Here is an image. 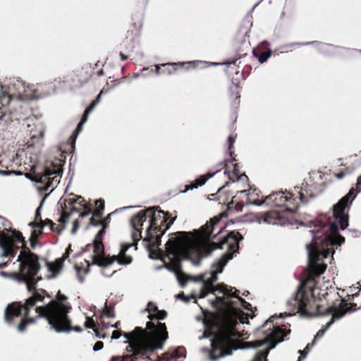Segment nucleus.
<instances>
[{
    "label": "nucleus",
    "mask_w": 361,
    "mask_h": 361,
    "mask_svg": "<svg viewBox=\"0 0 361 361\" xmlns=\"http://www.w3.org/2000/svg\"><path fill=\"white\" fill-rule=\"evenodd\" d=\"M249 314L239 308L226 310L214 317V324L216 332L212 342L210 359L215 360L225 355H231L238 348L240 333L237 330L238 321L248 323Z\"/></svg>",
    "instance_id": "3"
},
{
    "label": "nucleus",
    "mask_w": 361,
    "mask_h": 361,
    "mask_svg": "<svg viewBox=\"0 0 361 361\" xmlns=\"http://www.w3.org/2000/svg\"><path fill=\"white\" fill-rule=\"evenodd\" d=\"M49 227H50V230L51 231H54V232H57V233H59L60 232V230L59 229V227L58 226H56V224L52 222V224H51L49 225Z\"/></svg>",
    "instance_id": "57"
},
{
    "label": "nucleus",
    "mask_w": 361,
    "mask_h": 361,
    "mask_svg": "<svg viewBox=\"0 0 361 361\" xmlns=\"http://www.w3.org/2000/svg\"><path fill=\"white\" fill-rule=\"evenodd\" d=\"M94 332L95 333V336L97 337V338H105V334H102L99 330L98 328H97L96 329L94 330Z\"/></svg>",
    "instance_id": "58"
},
{
    "label": "nucleus",
    "mask_w": 361,
    "mask_h": 361,
    "mask_svg": "<svg viewBox=\"0 0 361 361\" xmlns=\"http://www.w3.org/2000/svg\"><path fill=\"white\" fill-rule=\"evenodd\" d=\"M26 154V152L23 149H19L15 154H11L12 159L14 161L13 163L16 164L18 166L14 173L18 174L23 158L25 157L26 159H27Z\"/></svg>",
    "instance_id": "30"
},
{
    "label": "nucleus",
    "mask_w": 361,
    "mask_h": 361,
    "mask_svg": "<svg viewBox=\"0 0 361 361\" xmlns=\"http://www.w3.org/2000/svg\"><path fill=\"white\" fill-rule=\"evenodd\" d=\"M92 247L94 251V255L92 257V262L90 263L89 261L85 260L87 268L83 270L85 274H87L90 271V267L92 264H96L99 267H106L111 264L107 263L111 260V257H105L103 242L94 240ZM75 269L80 281L83 282L84 278L80 275L82 268L75 265Z\"/></svg>",
    "instance_id": "13"
},
{
    "label": "nucleus",
    "mask_w": 361,
    "mask_h": 361,
    "mask_svg": "<svg viewBox=\"0 0 361 361\" xmlns=\"http://www.w3.org/2000/svg\"><path fill=\"white\" fill-rule=\"evenodd\" d=\"M268 331L270 332L267 334L264 339L249 342L250 346L252 348H258L264 345H269L264 350L259 351L252 361L266 360L269 350L273 349L277 343L282 342L284 338L290 333V329L286 330L279 326L269 327Z\"/></svg>",
    "instance_id": "12"
},
{
    "label": "nucleus",
    "mask_w": 361,
    "mask_h": 361,
    "mask_svg": "<svg viewBox=\"0 0 361 361\" xmlns=\"http://www.w3.org/2000/svg\"><path fill=\"white\" fill-rule=\"evenodd\" d=\"M4 231H6L7 232V233L8 232L11 233V235L8 234V239L11 240L12 242H14V243L16 242H20V243H23V245H22V250H23L24 245H26V243H25V238L23 236L21 232H20L18 231H16L15 229H10V230L5 229Z\"/></svg>",
    "instance_id": "32"
},
{
    "label": "nucleus",
    "mask_w": 361,
    "mask_h": 361,
    "mask_svg": "<svg viewBox=\"0 0 361 361\" xmlns=\"http://www.w3.org/2000/svg\"><path fill=\"white\" fill-rule=\"evenodd\" d=\"M67 300L68 298L59 290L55 300L45 305L36 307V312L38 314L37 317L45 319L51 329L57 333L70 329L68 313L72 307Z\"/></svg>",
    "instance_id": "7"
},
{
    "label": "nucleus",
    "mask_w": 361,
    "mask_h": 361,
    "mask_svg": "<svg viewBox=\"0 0 361 361\" xmlns=\"http://www.w3.org/2000/svg\"><path fill=\"white\" fill-rule=\"evenodd\" d=\"M345 172L344 171H341L339 173H336L335 176L337 178H343L345 176V174L350 173L352 172V169H350V168H345Z\"/></svg>",
    "instance_id": "49"
},
{
    "label": "nucleus",
    "mask_w": 361,
    "mask_h": 361,
    "mask_svg": "<svg viewBox=\"0 0 361 361\" xmlns=\"http://www.w3.org/2000/svg\"><path fill=\"white\" fill-rule=\"evenodd\" d=\"M42 232L41 231H39V233H37V231H36V230H34V231H32V234H31V235H33V236H34V239H35V240H37V238H38V236H39V235H41V234H42Z\"/></svg>",
    "instance_id": "63"
},
{
    "label": "nucleus",
    "mask_w": 361,
    "mask_h": 361,
    "mask_svg": "<svg viewBox=\"0 0 361 361\" xmlns=\"http://www.w3.org/2000/svg\"><path fill=\"white\" fill-rule=\"evenodd\" d=\"M158 310L159 309L155 303L152 302H149L145 310L149 312V315H151L154 314L157 312V311H158Z\"/></svg>",
    "instance_id": "41"
},
{
    "label": "nucleus",
    "mask_w": 361,
    "mask_h": 361,
    "mask_svg": "<svg viewBox=\"0 0 361 361\" xmlns=\"http://www.w3.org/2000/svg\"><path fill=\"white\" fill-rule=\"evenodd\" d=\"M209 293H212V290L205 288V286L203 285L200 294V298H205Z\"/></svg>",
    "instance_id": "50"
},
{
    "label": "nucleus",
    "mask_w": 361,
    "mask_h": 361,
    "mask_svg": "<svg viewBox=\"0 0 361 361\" xmlns=\"http://www.w3.org/2000/svg\"><path fill=\"white\" fill-rule=\"evenodd\" d=\"M102 219H99L97 216L94 215V212L92 213V216L90 219V224L94 226H102Z\"/></svg>",
    "instance_id": "44"
},
{
    "label": "nucleus",
    "mask_w": 361,
    "mask_h": 361,
    "mask_svg": "<svg viewBox=\"0 0 361 361\" xmlns=\"http://www.w3.org/2000/svg\"><path fill=\"white\" fill-rule=\"evenodd\" d=\"M314 197L312 186L307 183H302V187H295L292 190V198L297 202L298 207L300 203H307L308 201Z\"/></svg>",
    "instance_id": "16"
},
{
    "label": "nucleus",
    "mask_w": 361,
    "mask_h": 361,
    "mask_svg": "<svg viewBox=\"0 0 361 361\" xmlns=\"http://www.w3.org/2000/svg\"><path fill=\"white\" fill-rule=\"evenodd\" d=\"M13 161L11 154L0 157V173L4 175L14 173L18 166Z\"/></svg>",
    "instance_id": "22"
},
{
    "label": "nucleus",
    "mask_w": 361,
    "mask_h": 361,
    "mask_svg": "<svg viewBox=\"0 0 361 361\" xmlns=\"http://www.w3.org/2000/svg\"><path fill=\"white\" fill-rule=\"evenodd\" d=\"M1 94L0 96V102L1 105H8L11 102V97L5 92H1Z\"/></svg>",
    "instance_id": "39"
},
{
    "label": "nucleus",
    "mask_w": 361,
    "mask_h": 361,
    "mask_svg": "<svg viewBox=\"0 0 361 361\" xmlns=\"http://www.w3.org/2000/svg\"><path fill=\"white\" fill-rule=\"evenodd\" d=\"M146 329L147 330L137 326L130 333H122L118 330L112 332V339H118L123 335L128 340L133 353L124 357L126 361H135L139 357L145 355L149 351L153 352L163 348L169 338L166 324L158 322L155 324L152 322H147Z\"/></svg>",
    "instance_id": "5"
},
{
    "label": "nucleus",
    "mask_w": 361,
    "mask_h": 361,
    "mask_svg": "<svg viewBox=\"0 0 361 361\" xmlns=\"http://www.w3.org/2000/svg\"><path fill=\"white\" fill-rule=\"evenodd\" d=\"M176 216L173 218H171L169 223L166 224L165 227L163 228V230L157 232V235H159V240L157 242V244L156 245H150V242L148 240H143L145 243V246L147 248L149 252V257L152 259H161L162 261L164 262L163 258V252L161 250L158 249L155 250L154 247H158L161 245V236L166 233V231L171 227V226L173 224L174 221L176 220Z\"/></svg>",
    "instance_id": "17"
},
{
    "label": "nucleus",
    "mask_w": 361,
    "mask_h": 361,
    "mask_svg": "<svg viewBox=\"0 0 361 361\" xmlns=\"http://www.w3.org/2000/svg\"><path fill=\"white\" fill-rule=\"evenodd\" d=\"M236 161L235 157H231V161L229 159H225L224 161L220 162L218 164L219 169L216 172L225 169V173L227 174L230 180L235 182L240 180H248L247 176L245 173L240 174V169L238 164L234 163Z\"/></svg>",
    "instance_id": "15"
},
{
    "label": "nucleus",
    "mask_w": 361,
    "mask_h": 361,
    "mask_svg": "<svg viewBox=\"0 0 361 361\" xmlns=\"http://www.w3.org/2000/svg\"><path fill=\"white\" fill-rule=\"evenodd\" d=\"M71 331H75L76 332H81L82 331V328L79 326H72L71 320L70 319V329L63 331V332H69Z\"/></svg>",
    "instance_id": "52"
},
{
    "label": "nucleus",
    "mask_w": 361,
    "mask_h": 361,
    "mask_svg": "<svg viewBox=\"0 0 361 361\" xmlns=\"http://www.w3.org/2000/svg\"><path fill=\"white\" fill-rule=\"evenodd\" d=\"M66 256L56 259L54 262H47V267L53 276H56L62 269Z\"/></svg>",
    "instance_id": "28"
},
{
    "label": "nucleus",
    "mask_w": 361,
    "mask_h": 361,
    "mask_svg": "<svg viewBox=\"0 0 361 361\" xmlns=\"http://www.w3.org/2000/svg\"><path fill=\"white\" fill-rule=\"evenodd\" d=\"M85 326L87 329H92L93 331L97 328L94 319L91 317H87Z\"/></svg>",
    "instance_id": "43"
},
{
    "label": "nucleus",
    "mask_w": 361,
    "mask_h": 361,
    "mask_svg": "<svg viewBox=\"0 0 361 361\" xmlns=\"http://www.w3.org/2000/svg\"><path fill=\"white\" fill-rule=\"evenodd\" d=\"M324 258L322 255L317 253L314 250L308 252L307 276L301 281L297 291L290 298L287 305L293 312L299 313L302 316L309 317L313 314L326 315L331 314V318L323 329L319 330L314 340L321 338L324 334L335 320L343 317L347 313L353 312L360 307L354 302H348L341 298L336 293V298L330 304H317L314 289L316 286L315 278L322 274L326 269V264L320 262ZM314 342V341H313Z\"/></svg>",
    "instance_id": "1"
},
{
    "label": "nucleus",
    "mask_w": 361,
    "mask_h": 361,
    "mask_svg": "<svg viewBox=\"0 0 361 361\" xmlns=\"http://www.w3.org/2000/svg\"><path fill=\"white\" fill-rule=\"evenodd\" d=\"M174 235L176 238H170L165 245V257L168 258L169 262H164V267L173 271L176 275L180 284L184 286L188 277L182 271L181 261L183 259L190 257V252L188 248L183 247V244L184 242L190 241L189 238L190 233L178 231Z\"/></svg>",
    "instance_id": "8"
},
{
    "label": "nucleus",
    "mask_w": 361,
    "mask_h": 361,
    "mask_svg": "<svg viewBox=\"0 0 361 361\" xmlns=\"http://www.w3.org/2000/svg\"><path fill=\"white\" fill-rule=\"evenodd\" d=\"M40 219H41V214H40V212H39V207L36 210V212H35V220L36 221H40Z\"/></svg>",
    "instance_id": "62"
},
{
    "label": "nucleus",
    "mask_w": 361,
    "mask_h": 361,
    "mask_svg": "<svg viewBox=\"0 0 361 361\" xmlns=\"http://www.w3.org/2000/svg\"><path fill=\"white\" fill-rule=\"evenodd\" d=\"M79 227V221L78 219L75 220L73 222V227L72 229V232L75 233Z\"/></svg>",
    "instance_id": "59"
},
{
    "label": "nucleus",
    "mask_w": 361,
    "mask_h": 361,
    "mask_svg": "<svg viewBox=\"0 0 361 361\" xmlns=\"http://www.w3.org/2000/svg\"><path fill=\"white\" fill-rule=\"evenodd\" d=\"M111 214H108V216L106 217H105L104 219H102V226H106V228H107L109 224L110 223V221H111Z\"/></svg>",
    "instance_id": "55"
},
{
    "label": "nucleus",
    "mask_w": 361,
    "mask_h": 361,
    "mask_svg": "<svg viewBox=\"0 0 361 361\" xmlns=\"http://www.w3.org/2000/svg\"><path fill=\"white\" fill-rule=\"evenodd\" d=\"M253 55L258 59L259 63H263L271 56V51L270 49L264 51L253 49Z\"/></svg>",
    "instance_id": "33"
},
{
    "label": "nucleus",
    "mask_w": 361,
    "mask_h": 361,
    "mask_svg": "<svg viewBox=\"0 0 361 361\" xmlns=\"http://www.w3.org/2000/svg\"><path fill=\"white\" fill-rule=\"evenodd\" d=\"M238 293H237V296L235 298H237L240 302L241 305L244 309L252 312V307L251 304L245 301L243 298L240 297L238 295Z\"/></svg>",
    "instance_id": "40"
},
{
    "label": "nucleus",
    "mask_w": 361,
    "mask_h": 361,
    "mask_svg": "<svg viewBox=\"0 0 361 361\" xmlns=\"http://www.w3.org/2000/svg\"><path fill=\"white\" fill-rule=\"evenodd\" d=\"M221 219V215L216 216L202 226L200 230L197 231L198 241L195 243V247L202 257H207L214 250L216 249L222 250L224 246H226L227 252L220 257L217 262L213 264V267L216 269L215 272L217 274L222 272L225 265L233 258V254L238 251L239 243L243 238L238 231H232L220 238L218 242H210L211 239H216L217 235L220 234L224 228V227H221L219 231L212 236L213 231L220 222Z\"/></svg>",
    "instance_id": "4"
},
{
    "label": "nucleus",
    "mask_w": 361,
    "mask_h": 361,
    "mask_svg": "<svg viewBox=\"0 0 361 361\" xmlns=\"http://www.w3.org/2000/svg\"><path fill=\"white\" fill-rule=\"evenodd\" d=\"M102 316H105L106 317L113 318L115 317V312L114 307H108L106 304L102 310Z\"/></svg>",
    "instance_id": "37"
},
{
    "label": "nucleus",
    "mask_w": 361,
    "mask_h": 361,
    "mask_svg": "<svg viewBox=\"0 0 361 361\" xmlns=\"http://www.w3.org/2000/svg\"><path fill=\"white\" fill-rule=\"evenodd\" d=\"M137 242H134L133 243H124L121 245V250L117 255H113L111 257V260L109 262V264H113L114 262H117L118 264L121 265H128L130 264L133 262V257L130 255H126L127 250L131 247L133 245L137 246ZM137 249V247H135Z\"/></svg>",
    "instance_id": "20"
},
{
    "label": "nucleus",
    "mask_w": 361,
    "mask_h": 361,
    "mask_svg": "<svg viewBox=\"0 0 361 361\" xmlns=\"http://www.w3.org/2000/svg\"><path fill=\"white\" fill-rule=\"evenodd\" d=\"M361 192V175L357 178L355 189L352 188L348 193L343 197L333 207L334 221L326 215H322L312 221V240L307 245V251L315 250L317 253L327 258L333 255L334 245H341L345 241L344 237L338 233V230H344L348 226V211L358 192Z\"/></svg>",
    "instance_id": "2"
},
{
    "label": "nucleus",
    "mask_w": 361,
    "mask_h": 361,
    "mask_svg": "<svg viewBox=\"0 0 361 361\" xmlns=\"http://www.w3.org/2000/svg\"><path fill=\"white\" fill-rule=\"evenodd\" d=\"M37 243V240L34 239V236L31 235L30 237V246L32 248H35V245Z\"/></svg>",
    "instance_id": "61"
},
{
    "label": "nucleus",
    "mask_w": 361,
    "mask_h": 361,
    "mask_svg": "<svg viewBox=\"0 0 361 361\" xmlns=\"http://www.w3.org/2000/svg\"><path fill=\"white\" fill-rule=\"evenodd\" d=\"M37 300L32 296L26 300L23 305L21 302H13L7 305L4 311V321L9 325L14 323L16 318L21 317L24 314L20 322L17 325V330L20 332H24L27 329V326L35 323V318L27 317L32 307L35 306Z\"/></svg>",
    "instance_id": "11"
},
{
    "label": "nucleus",
    "mask_w": 361,
    "mask_h": 361,
    "mask_svg": "<svg viewBox=\"0 0 361 361\" xmlns=\"http://www.w3.org/2000/svg\"><path fill=\"white\" fill-rule=\"evenodd\" d=\"M99 95L90 104V106L85 110L84 114L81 118L80 123L78 124L77 128L74 132V134H78L82 129L83 124L87 121V118L90 112L93 110L96 104L99 102ZM77 136V135H75Z\"/></svg>",
    "instance_id": "26"
},
{
    "label": "nucleus",
    "mask_w": 361,
    "mask_h": 361,
    "mask_svg": "<svg viewBox=\"0 0 361 361\" xmlns=\"http://www.w3.org/2000/svg\"><path fill=\"white\" fill-rule=\"evenodd\" d=\"M11 273H8L4 271H0V275L4 277H10L12 278V276L11 275Z\"/></svg>",
    "instance_id": "64"
},
{
    "label": "nucleus",
    "mask_w": 361,
    "mask_h": 361,
    "mask_svg": "<svg viewBox=\"0 0 361 361\" xmlns=\"http://www.w3.org/2000/svg\"><path fill=\"white\" fill-rule=\"evenodd\" d=\"M257 219L259 223L263 221L269 224L283 225L286 221L283 212L279 210H271L265 213H260L257 214Z\"/></svg>",
    "instance_id": "18"
},
{
    "label": "nucleus",
    "mask_w": 361,
    "mask_h": 361,
    "mask_svg": "<svg viewBox=\"0 0 361 361\" xmlns=\"http://www.w3.org/2000/svg\"><path fill=\"white\" fill-rule=\"evenodd\" d=\"M246 203L259 206L265 203V197L260 196V191L258 189L250 188L247 190Z\"/></svg>",
    "instance_id": "23"
},
{
    "label": "nucleus",
    "mask_w": 361,
    "mask_h": 361,
    "mask_svg": "<svg viewBox=\"0 0 361 361\" xmlns=\"http://www.w3.org/2000/svg\"><path fill=\"white\" fill-rule=\"evenodd\" d=\"M67 201L71 204L78 203L80 205H83L82 203L85 202V200L81 196H78L76 198H69Z\"/></svg>",
    "instance_id": "45"
},
{
    "label": "nucleus",
    "mask_w": 361,
    "mask_h": 361,
    "mask_svg": "<svg viewBox=\"0 0 361 361\" xmlns=\"http://www.w3.org/2000/svg\"><path fill=\"white\" fill-rule=\"evenodd\" d=\"M32 292H33V295H32L37 301H43L44 296V293H46L45 290H41V293L38 292L35 290H33Z\"/></svg>",
    "instance_id": "42"
},
{
    "label": "nucleus",
    "mask_w": 361,
    "mask_h": 361,
    "mask_svg": "<svg viewBox=\"0 0 361 361\" xmlns=\"http://www.w3.org/2000/svg\"><path fill=\"white\" fill-rule=\"evenodd\" d=\"M142 23L141 20H137L131 23L130 28L128 30L127 37H130L131 40L139 35L140 30L142 28Z\"/></svg>",
    "instance_id": "31"
},
{
    "label": "nucleus",
    "mask_w": 361,
    "mask_h": 361,
    "mask_svg": "<svg viewBox=\"0 0 361 361\" xmlns=\"http://www.w3.org/2000/svg\"><path fill=\"white\" fill-rule=\"evenodd\" d=\"M185 352L183 347L178 348L172 354L169 353H164L161 357H159L156 361H174L176 359L182 357V353Z\"/></svg>",
    "instance_id": "29"
},
{
    "label": "nucleus",
    "mask_w": 361,
    "mask_h": 361,
    "mask_svg": "<svg viewBox=\"0 0 361 361\" xmlns=\"http://www.w3.org/2000/svg\"><path fill=\"white\" fill-rule=\"evenodd\" d=\"M167 314L166 311L158 310L154 314L148 315V318L150 319L149 322H152L153 319L162 320L167 317Z\"/></svg>",
    "instance_id": "36"
},
{
    "label": "nucleus",
    "mask_w": 361,
    "mask_h": 361,
    "mask_svg": "<svg viewBox=\"0 0 361 361\" xmlns=\"http://www.w3.org/2000/svg\"><path fill=\"white\" fill-rule=\"evenodd\" d=\"M104 347V343L102 341H97L94 345V350L97 351L102 349Z\"/></svg>",
    "instance_id": "54"
},
{
    "label": "nucleus",
    "mask_w": 361,
    "mask_h": 361,
    "mask_svg": "<svg viewBox=\"0 0 361 361\" xmlns=\"http://www.w3.org/2000/svg\"><path fill=\"white\" fill-rule=\"evenodd\" d=\"M70 216H71V213L69 212H67L66 211H63L62 213H61V218H60V221L65 224L66 223L69 218H70Z\"/></svg>",
    "instance_id": "47"
},
{
    "label": "nucleus",
    "mask_w": 361,
    "mask_h": 361,
    "mask_svg": "<svg viewBox=\"0 0 361 361\" xmlns=\"http://www.w3.org/2000/svg\"><path fill=\"white\" fill-rule=\"evenodd\" d=\"M227 142L228 144V154L231 157H233V156L234 155V151L233 150V144L235 142V137H233L232 135H230L228 137Z\"/></svg>",
    "instance_id": "38"
},
{
    "label": "nucleus",
    "mask_w": 361,
    "mask_h": 361,
    "mask_svg": "<svg viewBox=\"0 0 361 361\" xmlns=\"http://www.w3.org/2000/svg\"><path fill=\"white\" fill-rule=\"evenodd\" d=\"M216 291L223 293L224 295L226 296L227 298L236 297L237 293H239L238 290L233 287L228 288L227 285L223 283H219L216 286H215L214 288L213 289L212 293L214 294L215 292Z\"/></svg>",
    "instance_id": "25"
},
{
    "label": "nucleus",
    "mask_w": 361,
    "mask_h": 361,
    "mask_svg": "<svg viewBox=\"0 0 361 361\" xmlns=\"http://www.w3.org/2000/svg\"><path fill=\"white\" fill-rule=\"evenodd\" d=\"M216 172L214 173H207L204 175L200 176L199 178L195 179L194 181L191 182L189 185H185V192L189 190H193L195 188H197L198 187H200L210 178H212Z\"/></svg>",
    "instance_id": "27"
},
{
    "label": "nucleus",
    "mask_w": 361,
    "mask_h": 361,
    "mask_svg": "<svg viewBox=\"0 0 361 361\" xmlns=\"http://www.w3.org/2000/svg\"><path fill=\"white\" fill-rule=\"evenodd\" d=\"M154 71L157 75L162 74V66L161 64L155 65Z\"/></svg>",
    "instance_id": "56"
},
{
    "label": "nucleus",
    "mask_w": 361,
    "mask_h": 361,
    "mask_svg": "<svg viewBox=\"0 0 361 361\" xmlns=\"http://www.w3.org/2000/svg\"><path fill=\"white\" fill-rule=\"evenodd\" d=\"M32 228H43L44 227V224H41V221L38 222V221H35L29 224Z\"/></svg>",
    "instance_id": "51"
},
{
    "label": "nucleus",
    "mask_w": 361,
    "mask_h": 361,
    "mask_svg": "<svg viewBox=\"0 0 361 361\" xmlns=\"http://www.w3.org/2000/svg\"><path fill=\"white\" fill-rule=\"evenodd\" d=\"M169 212H164L159 207H152L140 210L133 215L130 219V225L133 229L131 234L133 241L137 242L142 237V230L144 222L149 219V226L146 230V235L143 240H148L150 245L157 244L159 235L157 232L163 230L166 224L171 219Z\"/></svg>",
    "instance_id": "6"
},
{
    "label": "nucleus",
    "mask_w": 361,
    "mask_h": 361,
    "mask_svg": "<svg viewBox=\"0 0 361 361\" xmlns=\"http://www.w3.org/2000/svg\"><path fill=\"white\" fill-rule=\"evenodd\" d=\"M17 262H20L19 271L11 272L12 279L25 283L28 291L35 290L37 283L42 280V277L37 276L41 269L38 256L24 245L23 250L18 256Z\"/></svg>",
    "instance_id": "9"
},
{
    "label": "nucleus",
    "mask_w": 361,
    "mask_h": 361,
    "mask_svg": "<svg viewBox=\"0 0 361 361\" xmlns=\"http://www.w3.org/2000/svg\"><path fill=\"white\" fill-rule=\"evenodd\" d=\"M40 221H41V224H44V226H49L53 222L51 220H50L49 219H47L45 220L40 219Z\"/></svg>",
    "instance_id": "60"
},
{
    "label": "nucleus",
    "mask_w": 361,
    "mask_h": 361,
    "mask_svg": "<svg viewBox=\"0 0 361 361\" xmlns=\"http://www.w3.org/2000/svg\"><path fill=\"white\" fill-rule=\"evenodd\" d=\"M83 206H84L85 211L80 214L81 217H85V216H89L90 214L93 213V212L90 206H88V205H83Z\"/></svg>",
    "instance_id": "48"
},
{
    "label": "nucleus",
    "mask_w": 361,
    "mask_h": 361,
    "mask_svg": "<svg viewBox=\"0 0 361 361\" xmlns=\"http://www.w3.org/2000/svg\"><path fill=\"white\" fill-rule=\"evenodd\" d=\"M265 204L279 207L286 204V209L292 213L295 212L298 209V204L292 198V191L287 194L283 191H278L265 196Z\"/></svg>",
    "instance_id": "14"
},
{
    "label": "nucleus",
    "mask_w": 361,
    "mask_h": 361,
    "mask_svg": "<svg viewBox=\"0 0 361 361\" xmlns=\"http://www.w3.org/2000/svg\"><path fill=\"white\" fill-rule=\"evenodd\" d=\"M162 74L171 75L176 73L179 69L189 68H195V61L178 62V63H162Z\"/></svg>",
    "instance_id": "21"
},
{
    "label": "nucleus",
    "mask_w": 361,
    "mask_h": 361,
    "mask_svg": "<svg viewBox=\"0 0 361 361\" xmlns=\"http://www.w3.org/2000/svg\"><path fill=\"white\" fill-rule=\"evenodd\" d=\"M314 345V341L311 344H307L305 348L302 351L299 350V353L304 357L308 353L310 348Z\"/></svg>",
    "instance_id": "53"
},
{
    "label": "nucleus",
    "mask_w": 361,
    "mask_h": 361,
    "mask_svg": "<svg viewBox=\"0 0 361 361\" xmlns=\"http://www.w3.org/2000/svg\"><path fill=\"white\" fill-rule=\"evenodd\" d=\"M35 162H33L31 159L28 161L25 160L20 164L18 174H27L30 172L34 173L33 180L43 184V189L44 190H47L49 188L56 185L60 182L63 166V162L61 159H56L54 161H52L41 173H35Z\"/></svg>",
    "instance_id": "10"
},
{
    "label": "nucleus",
    "mask_w": 361,
    "mask_h": 361,
    "mask_svg": "<svg viewBox=\"0 0 361 361\" xmlns=\"http://www.w3.org/2000/svg\"><path fill=\"white\" fill-rule=\"evenodd\" d=\"M96 209L93 212L94 215L99 219H102L104 210V200L99 199L95 202Z\"/></svg>",
    "instance_id": "34"
},
{
    "label": "nucleus",
    "mask_w": 361,
    "mask_h": 361,
    "mask_svg": "<svg viewBox=\"0 0 361 361\" xmlns=\"http://www.w3.org/2000/svg\"><path fill=\"white\" fill-rule=\"evenodd\" d=\"M226 296H216L214 300H211V305L212 307L214 309L219 310V312L214 313L213 314L212 319H211L212 326L215 328L214 324V317L216 314H221L223 311L226 310H232L235 307V302L231 300H226L225 298Z\"/></svg>",
    "instance_id": "19"
},
{
    "label": "nucleus",
    "mask_w": 361,
    "mask_h": 361,
    "mask_svg": "<svg viewBox=\"0 0 361 361\" xmlns=\"http://www.w3.org/2000/svg\"><path fill=\"white\" fill-rule=\"evenodd\" d=\"M1 248L3 250L1 257H14L20 247L8 239L4 243V247H1Z\"/></svg>",
    "instance_id": "24"
},
{
    "label": "nucleus",
    "mask_w": 361,
    "mask_h": 361,
    "mask_svg": "<svg viewBox=\"0 0 361 361\" xmlns=\"http://www.w3.org/2000/svg\"><path fill=\"white\" fill-rule=\"evenodd\" d=\"M106 226H103L102 227V229L96 235V236L94 238V240L102 241V238H103V236L104 235V234L106 233Z\"/></svg>",
    "instance_id": "46"
},
{
    "label": "nucleus",
    "mask_w": 361,
    "mask_h": 361,
    "mask_svg": "<svg viewBox=\"0 0 361 361\" xmlns=\"http://www.w3.org/2000/svg\"><path fill=\"white\" fill-rule=\"evenodd\" d=\"M218 280L217 273L212 271L211 277L204 281L203 285L205 286V288L209 289L213 291L214 288V283Z\"/></svg>",
    "instance_id": "35"
}]
</instances>
